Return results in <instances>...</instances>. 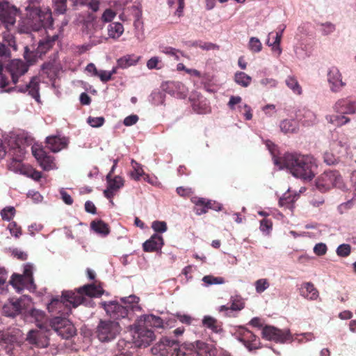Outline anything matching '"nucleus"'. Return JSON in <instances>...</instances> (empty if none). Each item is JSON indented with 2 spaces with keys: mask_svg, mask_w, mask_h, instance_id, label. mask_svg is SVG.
<instances>
[{
  "mask_svg": "<svg viewBox=\"0 0 356 356\" xmlns=\"http://www.w3.org/2000/svg\"><path fill=\"white\" fill-rule=\"evenodd\" d=\"M274 163L280 168L287 169L293 176L308 181L315 177L318 167L314 156L297 152L285 153L282 156L275 159Z\"/></svg>",
  "mask_w": 356,
  "mask_h": 356,
  "instance_id": "1",
  "label": "nucleus"
},
{
  "mask_svg": "<svg viewBox=\"0 0 356 356\" xmlns=\"http://www.w3.org/2000/svg\"><path fill=\"white\" fill-rule=\"evenodd\" d=\"M26 25H20L21 33H29L31 31H38L41 28L52 29L54 19L52 13L49 8H41L33 2H30L26 7Z\"/></svg>",
  "mask_w": 356,
  "mask_h": 356,
  "instance_id": "2",
  "label": "nucleus"
},
{
  "mask_svg": "<svg viewBox=\"0 0 356 356\" xmlns=\"http://www.w3.org/2000/svg\"><path fill=\"white\" fill-rule=\"evenodd\" d=\"M19 12V10L8 1H0V24L8 32L3 33V38L8 42L10 46L15 44L14 37L10 32L15 28Z\"/></svg>",
  "mask_w": 356,
  "mask_h": 356,
  "instance_id": "3",
  "label": "nucleus"
},
{
  "mask_svg": "<svg viewBox=\"0 0 356 356\" xmlns=\"http://www.w3.org/2000/svg\"><path fill=\"white\" fill-rule=\"evenodd\" d=\"M104 291L100 283L97 281L92 284H86L74 291H67L65 293V297L70 299L74 305L79 306L82 304L85 300L84 296L88 297H99L104 293Z\"/></svg>",
  "mask_w": 356,
  "mask_h": 356,
  "instance_id": "4",
  "label": "nucleus"
},
{
  "mask_svg": "<svg viewBox=\"0 0 356 356\" xmlns=\"http://www.w3.org/2000/svg\"><path fill=\"white\" fill-rule=\"evenodd\" d=\"M29 68V65L21 59L11 60L6 65L3 72L10 82L9 85L6 86V88H11L9 92L15 90L16 84L19 79L28 72Z\"/></svg>",
  "mask_w": 356,
  "mask_h": 356,
  "instance_id": "5",
  "label": "nucleus"
},
{
  "mask_svg": "<svg viewBox=\"0 0 356 356\" xmlns=\"http://www.w3.org/2000/svg\"><path fill=\"white\" fill-rule=\"evenodd\" d=\"M316 186L324 193L334 187L343 188L345 185L339 171L326 170L316 179Z\"/></svg>",
  "mask_w": 356,
  "mask_h": 356,
  "instance_id": "6",
  "label": "nucleus"
},
{
  "mask_svg": "<svg viewBox=\"0 0 356 356\" xmlns=\"http://www.w3.org/2000/svg\"><path fill=\"white\" fill-rule=\"evenodd\" d=\"M121 327L118 322L110 320H100L96 328V335L102 342H109L120 334Z\"/></svg>",
  "mask_w": 356,
  "mask_h": 356,
  "instance_id": "7",
  "label": "nucleus"
},
{
  "mask_svg": "<svg viewBox=\"0 0 356 356\" xmlns=\"http://www.w3.org/2000/svg\"><path fill=\"white\" fill-rule=\"evenodd\" d=\"M177 356H214V350L207 343L197 341L181 345Z\"/></svg>",
  "mask_w": 356,
  "mask_h": 356,
  "instance_id": "8",
  "label": "nucleus"
},
{
  "mask_svg": "<svg viewBox=\"0 0 356 356\" xmlns=\"http://www.w3.org/2000/svg\"><path fill=\"white\" fill-rule=\"evenodd\" d=\"M180 346L178 341L165 337L152 348V353L158 356H177Z\"/></svg>",
  "mask_w": 356,
  "mask_h": 356,
  "instance_id": "9",
  "label": "nucleus"
},
{
  "mask_svg": "<svg viewBox=\"0 0 356 356\" xmlns=\"http://www.w3.org/2000/svg\"><path fill=\"white\" fill-rule=\"evenodd\" d=\"M50 326L63 339H69L76 333L74 326L65 316L51 318Z\"/></svg>",
  "mask_w": 356,
  "mask_h": 356,
  "instance_id": "10",
  "label": "nucleus"
},
{
  "mask_svg": "<svg viewBox=\"0 0 356 356\" xmlns=\"http://www.w3.org/2000/svg\"><path fill=\"white\" fill-rule=\"evenodd\" d=\"M66 291H63L60 298H52L51 301L47 305V309L49 312L60 314L62 316H68L71 313V308L77 307L70 301L71 298L65 297Z\"/></svg>",
  "mask_w": 356,
  "mask_h": 356,
  "instance_id": "11",
  "label": "nucleus"
},
{
  "mask_svg": "<svg viewBox=\"0 0 356 356\" xmlns=\"http://www.w3.org/2000/svg\"><path fill=\"white\" fill-rule=\"evenodd\" d=\"M133 339L136 346L147 347L155 339V334L152 329L140 326L136 323Z\"/></svg>",
  "mask_w": 356,
  "mask_h": 356,
  "instance_id": "12",
  "label": "nucleus"
},
{
  "mask_svg": "<svg viewBox=\"0 0 356 356\" xmlns=\"http://www.w3.org/2000/svg\"><path fill=\"white\" fill-rule=\"evenodd\" d=\"M11 52L8 47L0 42V88L3 91L10 92L11 88H6L10 83L4 72L5 63L10 58Z\"/></svg>",
  "mask_w": 356,
  "mask_h": 356,
  "instance_id": "13",
  "label": "nucleus"
},
{
  "mask_svg": "<svg viewBox=\"0 0 356 356\" xmlns=\"http://www.w3.org/2000/svg\"><path fill=\"white\" fill-rule=\"evenodd\" d=\"M262 337L267 340L284 343L290 339V332L288 330H282L273 326L266 325L262 330Z\"/></svg>",
  "mask_w": 356,
  "mask_h": 356,
  "instance_id": "14",
  "label": "nucleus"
},
{
  "mask_svg": "<svg viewBox=\"0 0 356 356\" xmlns=\"http://www.w3.org/2000/svg\"><path fill=\"white\" fill-rule=\"evenodd\" d=\"M103 307L106 314L114 321L128 316L127 307H124L117 302H104Z\"/></svg>",
  "mask_w": 356,
  "mask_h": 356,
  "instance_id": "15",
  "label": "nucleus"
},
{
  "mask_svg": "<svg viewBox=\"0 0 356 356\" xmlns=\"http://www.w3.org/2000/svg\"><path fill=\"white\" fill-rule=\"evenodd\" d=\"M32 153L44 170H50L55 167L54 158L49 155L42 147H33Z\"/></svg>",
  "mask_w": 356,
  "mask_h": 356,
  "instance_id": "16",
  "label": "nucleus"
},
{
  "mask_svg": "<svg viewBox=\"0 0 356 356\" xmlns=\"http://www.w3.org/2000/svg\"><path fill=\"white\" fill-rule=\"evenodd\" d=\"M333 110L336 113L352 115L356 113V100L350 98L338 99L333 105Z\"/></svg>",
  "mask_w": 356,
  "mask_h": 356,
  "instance_id": "17",
  "label": "nucleus"
},
{
  "mask_svg": "<svg viewBox=\"0 0 356 356\" xmlns=\"http://www.w3.org/2000/svg\"><path fill=\"white\" fill-rule=\"evenodd\" d=\"M238 339L249 350L260 348L259 339L249 330L242 329L240 330Z\"/></svg>",
  "mask_w": 356,
  "mask_h": 356,
  "instance_id": "18",
  "label": "nucleus"
},
{
  "mask_svg": "<svg viewBox=\"0 0 356 356\" xmlns=\"http://www.w3.org/2000/svg\"><path fill=\"white\" fill-rule=\"evenodd\" d=\"M26 299L20 298L6 303L2 309L3 314L8 317H14L22 312L26 307Z\"/></svg>",
  "mask_w": 356,
  "mask_h": 356,
  "instance_id": "19",
  "label": "nucleus"
},
{
  "mask_svg": "<svg viewBox=\"0 0 356 356\" xmlns=\"http://www.w3.org/2000/svg\"><path fill=\"white\" fill-rule=\"evenodd\" d=\"M26 339L29 343L38 348H45L49 345V338L42 330H30Z\"/></svg>",
  "mask_w": 356,
  "mask_h": 356,
  "instance_id": "20",
  "label": "nucleus"
},
{
  "mask_svg": "<svg viewBox=\"0 0 356 356\" xmlns=\"http://www.w3.org/2000/svg\"><path fill=\"white\" fill-rule=\"evenodd\" d=\"M327 81L330 90L334 92H339L346 85L342 81V76L339 70L335 67H331L327 73Z\"/></svg>",
  "mask_w": 356,
  "mask_h": 356,
  "instance_id": "21",
  "label": "nucleus"
},
{
  "mask_svg": "<svg viewBox=\"0 0 356 356\" xmlns=\"http://www.w3.org/2000/svg\"><path fill=\"white\" fill-rule=\"evenodd\" d=\"M15 90L20 92H29V94L38 102L40 98V79L37 76H32L29 83L24 86H16Z\"/></svg>",
  "mask_w": 356,
  "mask_h": 356,
  "instance_id": "22",
  "label": "nucleus"
},
{
  "mask_svg": "<svg viewBox=\"0 0 356 356\" xmlns=\"http://www.w3.org/2000/svg\"><path fill=\"white\" fill-rule=\"evenodd\" d=\"M68 139L60 136H49L46 138L47 147L54 153H57L68 145Z\"/></svg>",
  "mask_w": 356,
  "mask_h": 356,
  "instance_id": "23",
  "label": "nucleus"
},
{
  "mask_svg": "<svg viewBox=\"0 0 356 356\" xmlns=\"http://www.w3.org/2000/svg\"><path fill=\"white\" fill-rule=\"evenodd\" d=\"M58 37L59 35L57 33L51 35L47 34L45 38L41 39L37 47V52L39 54V56H42L52 49L55 42L58 40Z\"/></svg>",
  "mask_w": 356,
  "mask_h": 356,
  "instance_id": "24",
  "label": "nucleus"
},
{
  "mask_svg": "<svg viewBox=\"0 0 356 356\" xmlns=\"http://www.w3.org/2000/svg\"><path fill=\"white\" fill-rule=\"evenodd\" d=\"M136 323L140 324V326L146 327L150 329H152V327H162L163 325L162 318L153 314L141 316L137 320Z\"/></svg>",
  "mask_w": 356,
  "mask_h": 356,
  "instance_id": "25",
  "label": "nucleus"
},
{
  "mask_svg": "<svg viewBox=\"0 0 356 356\" xmlns=\"http://www.w3.org/2000/svg\"><path fill=\"white\" fill-rule=\"evenodd\" d=\"M163 244V237L158 234H154L143 244V248L145 252H156L161 250Z\"/></svg>",
  "mask_w": 356,
  "mask_h": 356,
  "instance_id": "26",
  "label": "nucleus"
},
{
  "mask_svg": "<svg viewBox=\"0 0 356 356\" xmlns=\"http://www.w3.org/2000/svg\"><path fill=\"white\" fill-rule=\"evenodd\" d=\"M124 33V26L120 22L110 23L107 26V36H102L101 42L106 41L109 38L117 40Z\"/></svg>",
  "mask_w": 356,
  "mask_h": 356,
  "instance_id": "27",
  "label": "nucleus"
},
{
  "mask_svg": "<svg viewBox=\"0 0 356 356\" xmlns=\"http://www.w3.org/2000/svg\"><path fill=\"white\" fill-rule=\"evenodd\" d=\"M17 341V336L9 330L0 331V344L2 346H5L8 354H13V350L10 346H13Z\"/></svg>",
  "mask_w": 356,
  "mask_h": 356,
  "instance_id": "28",
  "label": "nucleus"
},
{
  "mask_svg": "<svg viewBox=\"0 0 356 356\" xmlns=\"http://www.w3.org/2000/svg\"><path fill=\"white\" fill-rule=\"evenodd\" d=\"M296 118L305 126L313 125L316 122V114L311 110L305 108L299 109L296 112Z\"/></svg>",
  "mask_w": 356,
  "mask_h": 356,
  "instance_id": "29",
  "label": "nucleus"
},
{
  "mask_svg": "<svg viewBox=\"0 0 356 356\" xmlns=\"http://www.w3.org/2000/svg\"><path fill=\"white\" fill-rule=\"evenodd\" d=\"M300 295L309 300H316L318 297V291L311 282L302 284L300 289Z\"/></svg>",
  "mask_w": 356,
  "mask_h": 356,
  "instance_id": "30",
  "label": "nucleus"
},
{
  "mask_svg": "<svg viewBox=\"0 0 356 356\" xmlns=\"http://www.w3.org/2000/svg\"><path fill=\"white\" fill-rule=\"evenodd\" d=\"M298 197L299 195L296 193L292 195L289 191L288 193H284L283 197L280 198L278 202L279 206L292 211L294 208V204Z\"/></svg>",
  "mask_w": 356,
  "mask_h": 356,
  "instance_id": "31",
  "label": "nucleus"
},
{
  "mask_svg": "<svg viewBox=\"0 0 356 356\" xmlns=\"http://www.w3.org/2000/svg\"><path fill=\"white\" fill-rule=\"evenodd\" d=\"M231 305L230 307L226 306V305H222L219 311L223 312V311H228V310H232V311H241L245 307V302L244 300L240 296H232L230 299Z\"/></svg>",
  "mask_w": 356,
  "mask_h": 356,
  "instance_id": "32",
  "label": "nucleus"
},
{
  "mask_svg": "<svg viewBox=\"0 0 356 356\" xmlns=\"http://www.w3.org/2000/svg\"><path fill=\"white\" fill-rule=\"evenodd\" d=\"M115 16L116 13L114 10L111 8L106 9L100 18L101 23L97 22L93 24L95 32L103 29L104 25L102 23H112L111 22L115 17Z\"/></svg>",
  "mask_w": 356,
  "mask_h": 356,
  "instance_id": "33",
  "label": "nucleus"
},
{
  "mask_svg": "<svg viewBox=\"0 0 356 356\" xmlns=\"http://www.w3.org/2000/svg\"><path fill=\"white\" fill-rule=\"evenodd\" d=\"M191 200L195 205L193 211L196 215L200 216L208 212L207 200L203 197H193Z\"/></svg>",
  "mask_w": 356,
  "mask_h": 356,
  "instance_id": "34",
  "label": "nucleus"
},
{
  "mask_svg": "<svg viewBox=\"0 0 356 356\" xmlns=\"http://www.w3.org/2000/svg\"><path fill=\"white\" fill-rule=\"evenodd\" d=\"M325 118L329 123L336 127H341L350 122V118L346 116L343 114L339 113L327 115H326Z\"/></svg>",
  "mask_w": 356,
  "mask_h": 356,
  "instance_id": "35",
  "label": "nucleus"
},
{
  "mask_svg": "<svg viewBox=\"0 0 356 356\" xmlns=\"http://www.w3.org/2000/svg\"><path fill=\"white\" fill-rule=\"evenodd\" d=\"M139 59L140 57L134 54L124 56L117 60L118 67L122 69L128 68L136 65L138 62Z\"/></svg>",
  "mask_w": 356,
  "mask_h": 356,
  "instance_id": "36",
  "label": "nucleus"
},
{
  "mask_svg": "<svg viewBox=\"0 0 356 356\" xmlns=\"http://www.w3.org/2000/svg\"><path fill=\"white\" fill-rule=\"evenodd\" d=\"M9 282L17 291H20L24 287L31 288L24 280V276L19 274L14 273Z\"/></svg>",
  "mask_w": 356,
  "mask_h": 356,
  "instance_id": "37",
  "label": "nucleus"
},
{
  "mask_svg": "<svg viewBox=\"0 0 356 356\" xmlns=\"http://www.w3.org/2000/svg\"><path fill=\"white\" fill-rule=\"evenodd\" d=\"M203 325L214 332H218L221 330V324L216 318L207 316L202 320Z\"/></svg>",
  "mask_w": 356,
  "mask_h": 356,
  "instance_id": "38",
  "label": "nucleus"
},
{
  "mask_svg": "<svg viewBox=\"0 0 356 356\" xmlns=\"http://www.w3.org/2000/svg\"><path fill=\"white\" fill-rule=\"evenodd\" d=\"M90 227L95 232L104 236L108 234L110 232L108 225L101 220L92 221L90 224Z\"/></svg>",
  "mask_w": 356,
  "mask_h": 356,
  "instance_id": "39",
  "label": "nucleus"
},
{
  "mask_svg": "<svg viewBox=\"0 0 356 356\" xmlns=\"http://www.w3.org/2000/svg\"><path fill=\"white\" fill-rule=\"evenodd\" d=\"M284 29H285V26H283L282 28H280L279 31L276 32L273 42L270 43L269 40L267 42V44L269 46L272 47V50L274 51H277L278 53V54H280L282 52V49L280 48V45L281 39L282 37V33L284 31Z\"/></svg>",
  "mask_w": 356,
  "mask_h": 356,
  "instance_id": "40",
  "label": "nucleus"
},
{
  "mask_svg": "<svg viewBox=\"0 0 356 356\" xmlns=\"http://www.w3.org/2000/svg\"><path fill=\"white\" fill-rule=\"evenodd\" d=\"M106 180L108 186L110 187L111 189H113L116 191L124 186V179L120 176H115L112 178L111 175H107Z\"/></svg>",
  "mask_w": 356,
  "mask_h": 356,
  "instance_id": "41",
  "label": "nucleus"
},
{
  "mask_svg": "<svg viewBox=\"0 0 356 356\" xmlns=\"http://www.w3.org/2000/svg\"><path fill=\"white\" fill-rule=\"evenodd\" d=\"M235 82L242 87H248L252 81V78L243 72H237L234 75Z\"/></svg>",
  "mask_w": 356,
  "mask_h": 356,
  "instance_id": "42",
  "label": "nucleus"
},
{
  "mask_svg": "<svg viewBox=\"0 0 356 356\" xmlns=\"http://www.w3.org/2000/svg\"><path fill=\"white\" fill-rule=\"evenodd\" d=\"M33 265L31 264H26L24 265V272L22 275L24 276V280H26V283L30 285V287L33 286V288L35 289L33 277Z\"/></svg>",
  "mask_w": 356,
  "mask_h": 356,
  "instance_id": "43",
  "label": "nucleus"
},
{
  "mask_svg": "<svg viewBox=\"0 0 356 356\" xmlns=\"http://www.w3.org/2000/svg\"><path fill=\"white\" fill-rule=\"evenodd\" d=\"M56 70L54 62L49 61L42 65V72L51 79L56 76Z\"/></svg>",
  "mask_w": 356,
  "mask_h": 356,
  "instance_id": "44",
  "label": "nucleus"
},
{
  "mask_svg": "<svg viewBox=\"0 0 356 356\" xmlns=\"http://www.w3.org/2000/svg\"><path fill=\"white\" fill-rule=\"evenodd\" d=\"M24 57L26 60V63L30 66L33 65L37 61L38 58H40L41 56H39V54H38L37 49L35 51H30L29 49L26 47L24 49Z\"/></svg>",
  "mask_w": 356,
  "mask_h": 356,
  "instance_id": "45",
  "label": "nucleus"
},
{
  "mask_svg": "<svg viewBox=\"0 0 356 356\" xmlns=\"http://www.w3.org/2000/svg\"><path fill=\"white\" fill-rule=\"evenodd\" d=\"M296 122L294 120H284L280 123V129L285 134L293 133L296 130Z\"/></svg>",
  "mask_w": 356,
  "mask_h": 356,
  "instance_id": "46",
  "label": "nucleus"
},
{
  "mask_svg": "<svg viewBox=\"0 0 356 356\" xmlns=\"http://www.w3.org/2000/svg\"><path fill=\"white\" fill-rule=\"evenodd\" d=\"M285 82L286 86L291 89L294 93L298 95H300L302 93V88L294 76H288Z\"/></svg>",
  "mask_w": 356,
  "mask_h": 356,
  "instance_id": "47",
  "label": "nucleus"
},
{
  "mask_svg": "<svg viewBox=\"0 0 356 356\" xmlns=\"http://www.w3.org/2000/svg\"><path fill=\"white\" fill-rule=\"evenodd\" d=\"M121 301L124 307H127L128 310L131 309L134 310L136 304H137L139 301V298L136 296H129L128 297H124L121 298Z\"/></svg>",
  "mask_w": 356,
  "mask_h": 356,
  "instance_id": "48",
  "label": "nucleus"
},
{
  "mask_svg": "<svg viewBox=\"0 0 356 356\" xmlns=\"http://www.w3.org/2000/svg\"><path fill=\"white\" fill-rule=\"evenodd\" d=\"M134 170L131 172V177L134 180L138 181L144 175V170L141 165L137 162L132 161Z\"/></svg>",
  "mask_w": 356,
  "mask_h": 356,
  "instance_id": "49",
  "label": "nucleus"
},
{
  "mask_svg": "<svg viewBox=\"0 0 356 356\" xmlns=\"http://www.w3.org/2000/svg\"><path fill=\"white\" fill-rule=\"evenodd\" d=\"M193 107L195 111L200 114H205L210 112V107L205 102H194Z\"/></svg>",
  "mask_w": 356,
  "mask_h": 356,
  "instance_id": "50",
  "label": "nucleus"
},
{
  "mask_svg": "<svg viewBox=\"0 0 356 356\" xmlns=\"http://www.w3.org/2000/svg\"><path fill=\"white\" fill-rule=\"evenodd\" d=\"M54 12L64 14L67 10V0H53Z\"/></svg>",
  "mask_w": 356,
  "mask_h": 356,
  "instance_id": "51",
  "label": "nucleus"
},
{
  "mask_svg": "<svg viewBox=\"0 0 356 356\" xmlns=\"http://www.w3.org/2000/svg\"><path fill=\"white\" fill-rule=\"evenodd\" d=\"M202 281L207 285L221 284L225 282L224 278L221 277H214L213 275H205L202 278Z\"/></svg>",
  "mask_w": 356,
  "mask_h": 356,
  "instance_id": "52",
  "label": "nucleus"
},
{
  "mask_svg": "<svg viewBox=\"0 0 356 356\" xmlns=\"http://www.w3.org/2000/svg\"><path fill=\"white\" fill-rule=\"evenodd\" d=\"M249 48L252 51L259 52L262 49L261 42L257 38L252 37L250 39Z\"/></svg>",
  "mask_w": 356,
  "mask_h": 356,
  "instance_id": "53",
  "label": "nucleus"
},
{
  "mask_svg": "<svg viewBox=\"0 0 356 356\" xmlns=\"http://www.w3.org/2000/svg\"><path fill=\"white\" fill-rule=\"evenodd\" d=\"M337 254L341 257H346L350 255L351 247L349 244H341L337 249Z\"/></svg>",
  "mask_w": 356,
  "mask_h": 356,
  "instance_id": "54",
  "label": "nucleus"
},
{
  "mask_svg": "<svg viewBox=\"0 0 356 356\" xmlns=\"http://www.w3.org/2000/svg\"><path fill=\"white\" fill-rule=\"evenodd\" d=\"M161 51L165 54L172 56L177 60H179L178 54L183 55L182 51L172 47H164L161 48Z\"/></svg>",
  "mask_w": 356,
  "mask_h": 356,
  "instance_id": "55",
  "label": "nucleus"
},
{
  "mask_svg": "<svg viewBox=\"0 0 356 356\" xmlns=\"http://www.w3.org/2000/svg\"><path fill=\"white\" fill-rule=\"evenodd\" d=\"M152 228L157 233H163L167 231V224L164 221L155 220L152 223Z\"/></svg>",
  "mask_w": 356,
  "mask_h": 356,
  "instance_id": "56",
  "label": "nucleus"
},
{
  "mask_svg": "<svg viewBox=\"0 0 356 356\" xmlns=\"http://www.w3.org/2000/svg\"><path fill=\"white\" fill-rule=\"evenodd\" d=\"M105 119L104 117H89L88 123L92 127H100L104 124Z\"/></svg>",
  "mask_w": 356,
  "mask_h": 356,
  "instance_id": "57",
  "label": "nucleus"
},
{
  "mask_svg": "<svg viewBox=\"0 0 356 356\" xmlns=\"http://www.w3.org/2000/svg\"><path fill=\"white\" fill-rule=\"evenodd\" d=\"M255 289L257 293H262L269 287V283L266 279H259L255 282Z\"/></svg>",
  "mask_w": 356,
  "mask_h": 356,
  "instance_id": "58",
  "label": "nucleus"
},
{
  "mask_svg": "<svg viewBox=\"0 0 356 356\" xmlns=\"http://www.w3.org/2000/svg\"><path fill=\"white\" fill-rule=\"evenodd\" d=\"M15 209L14 207H7L3 209L1 212V218L4 220H10L15 215Z\"/></svg>",
  "mask_w": 356,
  "mask_h": 356,
  "instance_id": "59",
  "label": "nucleus"
},
{
  "mask_svg": "<svg viewBox=\"0 0 356 356\" xmlns=\"http://www.w3.org/2000/svg\"><path fill=\"white\" fill-rule=\"evenodd\" d=\"M161 60L159 59V57L154 56L147 60V67L149 70L161 69L162 67V66L159 65V64H161Z\"/></svg>",
  "mask_w": 356,
  "mask_h": 356,
  "instance_id": "60",
  "label": "nucleus"
},
{
  "mask_svg": "<svg viewBox=\"0 0 356 356\" xmlns=\"http://www.w3.org/2000/svg\"><path fill=\"white\" fill-rule=\"evenodd\" d=\"M273 223L270 220L264 218L260 222V229L262 232L269 234L272 229Z\"/></svg>",
  "mask_w": 356,
  "mask_h": 356,
  "instance_id": "61",
  "label": "nucleus"
},
{
  "mask_svg": "<svg viewBox=\"0 0 356 356\" xmlns=\"http://www.w3.org/2000/svg\"><path fill=\"white\" fill-rule=\"evenodd\" d=\"M176 191L179 195L184 197H190L193 193V191L191 188H185L183 186L177 187Z\"/></svg>",
  "mask_w": 356,
  "mask_h": 356,
  "instance_id": "62",
  "label": "nucleus"
},
{
  "mask_svg": "<svg viewBox=\"0 0 356 356\" xmlns=\"http://www.w3.org/2000/svg\"><path fill=\"white\" fill-rule=\"evenodd\" d=\"M8 229L10 234L16 238H18L22 234L21 227L17 226L14 222L8 225Z\"/></svg>",
  "mask_w": 356,
  "mask_h": 356,
  "instance_id": "63",
  "label": "nucleus"
},
{
  "mask_svg": "<svg viewBox=\"0 0 356 356\" xmlns=\"http://www.w3.org/2000/svg\"><path fill=\"white\" fill-rule=\"evenodd\" d=\"M327 250V248L325 243H319L314 246V252L318 256H323L325 254Z\"/></svg>",
  "mask_w": 356,
  "mask_h": 356,
  "instance_id": "64",
  "label": "nucleus"
}]
</instances>
